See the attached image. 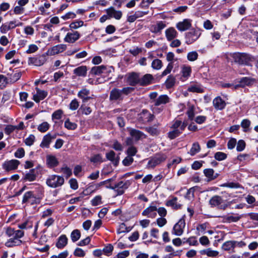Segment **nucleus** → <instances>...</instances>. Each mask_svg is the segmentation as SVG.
<instances>
[{"instance_id":"obj_1","label":"nucleus","mask_w":258,"mask_h":258,"mask_svg":"<svg viewBox=\"0 0 258 258\" xmlns=\"http://www.w3.org/2000/svg\"><path fill=\"white\" fill-rule=\"evenodd\" d=\"M134 90L135 88L131 87H124L122 89L113 88L110 92L109 100L112 102L121 101L124 98V95H127Z\"/></svg>"},{"instance_id":"obj_2","label":"nucleus","mask_w":258,"mask_h":258,"mask_svg":"<svg viewBox=\"0 0 258 258\" xmlns=\"http://www.w3.org/2000/svg\"><path fill=\"white\" fill-rule=\"evenodd\" d=\"M64 182V178L61 176L51 175L46 180V184L50 187L57 188L61 186Z\"/></svg>"},{"instance_id":"obj_3","label":"nucleus","mask_w":258,"mask_h":258,"mask_svg":"<svg viewBox=\"0 0 258 258\" xmlns=\"http://www.w3.org/2000/svg\"><path fill=\"white\" fill-rule=\"evenodd\" d=\"M209 204L212 207H216L219 209L225 210L228 207L227 204L224 201L221 197L215 196L209 201Z\"/></svg>"},{"instance_id":"obj_4","label":"nucleus","mask_w":258,"mask_h":258,"mask_svg":"<svg viewBox=\"0 0 258 258\" xmlns=\"http://www.w3.org/2000/svg\"><path fill=\"white\" fill-rule=\"evenodd\" d=\"M234 61L241 64H247L250 60V57L248 54L245 53H235L233 54Z\"/></svg>"},{"instance_id":"obj_5","label":"nucleus","mask_w":258,"mask_h":258,"mask_svg":"<svg viewBox=\"0 0 258 258\" xmlns=\"http://www.w3.org/2000/svg\"><path fill=\"white\" fill-rule=\"evenodd\" d=\"M201 33L199 30L191 29L190 31L185 33V43L190 44L196 41L200 36Z\"/></svg>"},{"instance_id":"obj_6","label":"nucleus","mask_w":258,"mask_h":258,"mask_svg":"<svg viewBox=\"0 0 258 258\" xmlns=\"http://www.w3.org/2000/svg\"><path fill=\"white\" fill-rule=\"evenodd\" d=\"M46 57L47 55L45 54L36 55L35 57H30L28 58V63L29 64H31L36 66H41L46 61Z\"/></svg>"},{"instance_id":"obj_7","label":"nucleus","mask_w":258,"mask_h":258,"mask_svg":"<svg viewBox=\"0 0 258 258\" xmlns=\"http://www.w3.org/2000/svg\"><path fill=\"white\" fill-rule=\"evenodd\" d=\"M154 117V114L146 109L143 110L138 115V120L144 123L152 121Z\"/></svg>"},{"instance_id":"obj_8","label":"nucleus","mask_w":258,"mask_h":258,"mask_svg":"<svg viewBox=\"0 0 258 258\" xmlns=\"http://www.w3.org/2000/svg\"><path fill=\"white\" fill-rule=\"evenodd\" d=\"M185 226V220L183 218H181L173 228L172 233L180 236L183 232V229Z\"/></svg>"},{"instance_id":"obj_9","label":"nucleus","mask_w":258,"mask_h":258,"mask_svg":"<svg viewBox=\"0 0 258 258\" xmlns=\"http://www.w3.org/2000/svg\"><path fill=\"white\" fill-rule=\"evenodd\" d=\"M255 79L249 77H243L238 81V84L235 85L234 88H244L245 86H251L254 82Z\"/></svg>"},{"instance_id":"obj_10","label":"nucleus","mask_w":258,"mask_h":258,"mask_svg":"<svg viewBox=\"0 0 258 258\" xmlns=\"http://www.w3.org/2000/svg\"><path fill=\"white\" fill-rule=\"evenodd\" d=\"M20 162L15 159L5 161L3 164V168L7 171L15 170L18 168Z\"/></svg>"},{"instance_id":"obj_11","label":"nucleus","mask_w":258,"mask_h":258,"mask_svg":"<svg viewBox=\"0 0 258 258\" xmlns=\"http://www.w3.org/2000/svg\"><path fill=\"white\" fill-rule=\"evenodd\" d=\"M140 80L139 75L135 72L128 74L127 78L128 84L132 86H135L138 84H140Z\"/></svg>"},{"instance_id":"obj_12","label":"nucleus","mask_w":258,"mask_h":258,"mask_svg":"<svg viewBox=\"0 0 258 258\" xmlns=\"http://www.w3.org/2000/svg\"><path fill=\"white\" fill-rule=\"evenodd\" d=\"M166 156L164 154H158L155 155L149 161V165L152 167H154L156 165L160 164L161 162L165 160Z\"/></svg>"},{"instance_id":"obj_13","label":"nucleus","mask_w":258,"mask_h":258,"mask_svg":"<svg viewBox=\"0 0 258 258\" xmlns=\"http://www.w3.org/2000/svg\"><path fill=\"white\" fill-rule=\"evenodd\" d=\"M56 138V134H51L50 133L47 134L43 137L40 146L41 148H49V145L52 140L55 139Z\"/></svg>"},{"instance_id":"obj_14","label":"nucleus","mask_w":258,"mask_h":258,"mask_svg":"<svg viewBox=\"0 0 258 258\" xmlns=\"http://www.w3.org/2000/svg\"><path fill=\"white\" fill-rule=\"evenodd\" d=\"M154 78L153 76L150 74H147L144 75L140 80V85L141 86H147L153 83Z\"/></svg>"},{"instance_id":"obj_15","label":"nucleus","mask_w":258,"mask_h":258,"mask_svg":"<svg viewBox=\"0 0 258 258\" xmlns=\"http://www.w3.org/2000/svg\"><path fill=\"white\" fill-rule=\"evenodd\" d=\"M37 171L35 169H30L28 172L25 174L23 177L24 181H34L37 176Z\"/></svg>"},{"instance_id":"obj_16","label":"nucleus","mask_w":258,"mask_h":258,"mask_svg":"<svg viewBox=\"0 0 258 258\" xmlns=\"http://www.w3.org/2000/svg\"><path fill=\"white\" fill-rule=\"evenodd\" d=\"M171 101L170 98L167 95H161L154 100V105L159 106L169 103Z\"/></svg>"},{"instance_id":"obj_17","label":"nucleus","mask_w":258,"mask_h":258,"mask_svg":"<svg viewBox=\"0 0 258 258\" xmlns=\"http://www.w3.org/2000/svg\"><path fill=\"white\" fill-rule=\"evenodd\" d=\"M191 26V20L184 19L182 22H179L176 24V28L180 31H184L189 29Z\"/></svg>"},{"instance_id":"obj_18","label":"nucleus","mask_w":258,"mask_h":258,"mask_svg":"<svg viewBox=\"0 0 258 258\" xmlns=\"http://www.w3.org/2000/svg\"><path fill=\"white\" fill-rule=\"evenodd\" d=\"M36 94L33 96V99L36 102L39 103L40 100H43L48 94L47 91L41 90L38 88H36Z\"/></svg>"},{"instance_id":"obj_19","label":"nucleus","mask_w":258,"mask_h":258,"mask_svg":"<svg viewBox=\"0 0 258 258\" xmlns=\"http://www.w3.org/2000/svg\"><path fill=\"white\" fill-rule=\"evenodd\" d=\"M213 106L216 110H223L225 108L226 103L220 96L216 97L213 101Z\"/></svg>"},{"instance_id":"obj_20","label":"nucleus","mask_w":258,"mask_h":258,"mask_svg":"<svg viewBox=\"0 0 258 258\" xmlns=\"http://www.w3.org/2000/svg\"><path fill=\"white\" fill-rule=\"evenodd\" d=\"M80 34L78 31L68 33L64 38V41L69 43H74L79 39Z\"/></svg>"},{"instance_id":"obj_21","label":"nucleus","mask_w":258,"mask_h":258,"mask_svg":"<svg viewBox=\"0 0 258 258\" xmlns=\"http://www.w3.org/2000/svg\"><path fill=\"white\" fill-rule=\"evenodd\" d=\"M67 49V46L65 44H58L53 46L50 50H48V52L50 55H53L62 52Z\"/></svg>"},{"instance_id":"obj_22","label":"nucleus","mask_w":258,"mask_h":258,"mask_svg":"<svg viewBox=\"0 0 258 258\" xmlns=\"http://www.w3.org/2000/svg\"><path fill=\"white\" fill-rule=\"evenodd\" d=\"M90 91L86 88L82 89L78 94V96L82 99L83 103L87 102L89 100L92 99L93 97L89 96Z\"/></svg>"},{"instance_id":"obj_23","label":"nucleus","mask_w":258,"mask_h":258,"mask_svg":"<svg viewBox=\"0 0 258 258\" xmlns=\"http://www.w3.org/2000/svg\"><path fill=\"white\" fill-rule=\"evenodd\" d=\"M130 134L132 137L135 138L136 141L145 139L147 137V136L143 132L136 129H131L130 131Z\"/></svg>"},{"instance_id":"obj_24","label":"nucleus","mask_w":258,"mask_h":258,"mask_svg":"<svg viewBox=\"0 0 258 258\" xmlns=\"http://www.w3.org/2000/svg\"><path fill=\"white\" fill-rule=\"evenodd\" d=\"M87 67L86 66H81L73 70V73L77 76L85 77L87 76Z\"/></svg>"},{"instance_id":"obj_25","label":"nucleus","mask_w":258,"mask_h":258,"mask_svg":"<svg viewBox=\"0 0 258 258\" xmlns=\"http://www.w3.org/2000/svg\"><path fill=\"white\" fill-rule=\"evenodd\" d=\"M106 13L110 17H113L117 20H119L122 16L121 12L120 11H116L112 7L107 9Z\"/></svg>"},{"instance_id":"obj_26","label":"nucleus","mask_w":258,"mask_h":258,"mask_svg":"<svg viewBox=\"0 0 258 258\" xmlns=\"http://www.w3.org/2000/svg\"><path fill=\"white\" fill-rule=\"evenodd\" d=\"M204 173L208 178V181H211L217 178L219 174L218 173H215L214 170L211 168L206 169L204 170Z\"/></svg>"},{"instance_id":"obj_27","label":"nucleus","mask_w":258,"mask_h":258,"mask_svg":"<svg viewBox=\"0 0 258 258\" xmlns=\"http://www.w3.org/2000/svg\"><path fill=\"white\" fill-rule=\"evenodd\" d=\"M177 32L173 27H170L165 31V35L168 41L173 40L177 36Z\"/></svg>"},{"instance_id":"obj_28","label":"nucleus","mask_w":258,"mask_h":258,"mask_svg":"<svg viewBox=\"0 0 258 258\" xmlns=\"http://www.w3.org/2000/svg\"><path fill=\"white\" fill-rule=\"evenodd\" d=\"M68 238L66 235L60 236L56 243V246L59 249H62L68 244Z\"/></svg>"},{"instance_id":"obj_29","label":"nucleus","mask_w":258,"mask_h":258,"mask_svg":"<svg viewBox=\"0 0 258 258\" xmlns=\"http://www.w3.org/2000/svg\"><path fill=\"white\" fill-rule=\"evenodd\" d=\"M46 163L49 167H55L58 165V161L57 158L52 155L47 156L46 157Z\"/></svg>"},{"instance_id":"obj_30","label":"nucleus","mask_w":258,"mask_h":258,"mask_svg":"<svg viewBox=\"0 0 258 258\" xmlns=\"http://www.w3.org/2000/svg\"><path fill=\"white\" fill-rule=\"evenodd\" d=\"M235 245L233 240H229L225 242L222 245V249L225 251H231L234 252Z\"/></svg>"},{"instance_id":"obj_31","label":"nucleus","mask_w":258,"mask_h":258,"mask_svg":"<svg viewBox=\"0 0 258 258\" xmlns=\"http://www.w3.org/2000/svg\"><path fill=\"white\" fill-rule=\"evenodd\" d=\"M130 182L129 181H126L125 182L121 181L115 184L114 186H112L111 185L107 186V188H111L112 189H115L117 188H122V189H126L129 185H130Z\"/></svg>"},{"instance_id":"obj_32","label":"nucleus","mask_w":258,"mask_h":258,"mask_svg":"<svg viewBox=\"0 0 258 258\" xmlns=\"http://www.w3.org/2000/svg\"><path fill=\"white\" fill-rule=\"evenodd\" d=\"M177 198L173 197L171 200L167 201L166 202V206L171 207L173 209L177 210L181 207V205L177 203Z\"/></svg>"},{"instance_id":"obj_33","label":"nucleus","mask_w":258,"mask_h":258,"mask_svg":"<svg viewBox=\"0 0 258 258\" xmlns=\"http://www.w3.org/2000/svg\"><path fill=\"white\" fill-rule=\"evenodd\" d=\"M22 241L15 237L9 239L6 243L5 245L8 247H12L17 245H20Z\"/></svg>"},{"instance_id":"obj_34","label":"nucleus","mask_w":258,"mask_h":258,"mask_svg":"<svg viewBox=\"0 0 258 258\" xmlns=\"http://www.w3.org/2000/svg\"><path fill=\"white\" fill-rule=\"evenodd\" d=\"M106 158L111 161L115 166H117L119 159L115 158V153L113 151H110L106 154Z\"/></svg>"},{"instance_id":"obj_35","label":"nucleus","mask_w":258,"mask_h":258,"mask_svg":"<svg viewBox=\"0 0 258 258\" xmlns=\"http://www.w3.org/2000/svg\"><path fill=\"white\" fill-rule=\"evenodd\" d=\"M182 77L187 79L191 73V68L190 66H183L181 68Z\"/></svg>"},{"instance_id":"obj_36","label":"nucleus","mask_w":258,"mask_h":258,"mask_svg":"<svg viewBox=\"0 0 258 258\" xmlns=\"http://www.w3.org/2000/svg\"><path fill=\"white\" fill-rule=\"evenodd\" d=\"M201 254L207 255L208 256L215 257L218 255L219 252L216 250H212L211 248H209L206 249L202 250L200 251Z\"/></svg>"},{"instance_id":"obj_37","label":"nucleus","mask_w":258,"mask_h":258,"mask_svg":"<svg viewBox=\"0 0 258 258\" xmlns=\"http://www.w3.org/2000/svg\"><path fill=\"white\" fill-rule=\"evenodd\" d=\"M175 83V77L174 76H173L172 75H169L168 77V78L165 83V84L166 87L167 89H170L174 86Z\"/></svg>"},{"instance_id":"obj_38","label":"nucleus","mask_w":258,"mask_h":258,"mask_svg":"<svg viewBox=\"0 0 258 258\" xmlns=\"http://www.w3.org/2000/svg\"><path fill=\"white\" fill-rule=\"evenodd\" d=\"M104 65L93 67L90 73L93 75H99L103 74Z\"/></svg>"},{"instance_id":"obj_39","label":"nucleus","mask_w":258,"mask_h":258,"mask_svg":"<svg viewBox=\"0 0 258 258\" xmlns=\"http://www.w3.org/2000/svg\"><path fill=\"white\" fill-rule=\"evenodd\" d=\"M200 150L201 147L199 144L198 142H195L192 144V147L188 153L191 156H194L199 152Z\"/></svg>"},{"instance_id":"obj_40","label":"nucleus","mask_w":258,"mask_h":258,"mask_svg":"<svg viewBox=\"0 0 258 258\" xmlns=\"http://www.w3.org/2000/svg\"><path fill=\"white\" fill-rule=\"evenodd\" d=\"M81 237V232L79 230H74L71 234V238L73 242L78 241Z\"/></svg>"},{"instance_id":"obj_41","label":"nucleus","mask_w":258,"mask_h":258,"mask_svg":"<svg viewBox=\"0 0 258 258\" xmlns=\"http://www.w3.org/2000/svg\"><path fill=\"white\" fill-rule=\"evenodd\" d=\"M181 133V132L179 130L173 129L172 131L168 133L167 135L168 137L170 140H173L178 137Z\"/></svg>"},{"instance_id":"obj_42","label":"nucleus","mask_w":258,"mask_h":258,"mask_svg":"<svg viewBox=\"0 0 258 258\" xmlns=\"http://www.w3.org/2000/svg\"><path fill=\"white\" fill-rule=\"evenodd\" d=\"M34 195L33 191H29L26 192L23 196L22 203L24 204L28 203L31 198H34Z\"/></svg>"},{"instance_id":"obj_43","label":"nucleus","mask_w":258,"mask_h":258,"mask_svg":"<svg viewBox=\"0 0 258 258\" xmlns=\"http://www.w3.org/2000/svg\"><path fill=\"white\" fill-rule=\"evenodd\" d=\"M187 91L190 92L203 93L204 89L199 85H194L189 87Z\"/></svg>"},{"instance_id":"obj_44","label":"nucleus","mask_w":258,"mask_h":258,"mask_svg":"<svg viewBox=\"0 0 258 258\" xmlns=\"http://www.w3.org/2000/svg\"><path fill=\"white\" fill-rule=\"evenodd\" d=\"M166 27V24L164 22L159 21L157 23V25L154 26L153 32L154 33H159Z\"/></svg>"},{"instance_id":"obj_45","label":"nucleus","mask_w":258,"mask_h":258,"mask_svg":"<svg viewBox=\"0 0 258 258\" xmlns=\"http://www.w3.org/2000/svg\"><path fill=\"white\" fill-rule=\"evenodd\" d=\"M50 125L47 122H43L38 125L37 129L41 133L46 132L49 128Z\"/></svg>"},{"instance_id":"obj_46","label":"nucleus","mask_w":258,"mask_h":258,"mask_svg":"<svg viewBox=\"0 0 258 258\" xmlns=\"http://www.w3.org/2000/svg\"><path fill=\"white\" fill-rule=\"evenodd\" d=\"M162 67V62L159 59H155L152 62V68L155 70H159Z\"/></svg>"},{"instance_id":"obj_47","label":"nucleus","mask_w":258,"mask_h":258,"mask_svg":"<svg viewBox=\"0 0 258 258\" xmlns=\"http://www.w3.org/2000/svg\"><path fill=\"white\" fill-rule=\"evenodd\" d=\"M113 250V245L111 244H108L103 249L102 252L105 255L109 256L111 254Z\"/></svg>"},{"instance_id":"obj_48","label":"nucleus","mask_w":258,"mask_h":258,"mask_svg":"<svg viewBox=\"0 0 258 258\" xmlns=\"http://www.w3.org/2000/svg\"><path fill=\"white\" fill-rule=\"evenodd\" d=\"M241 218V216L238 214L227 216L225 217V219L229 222H235L238 221Z\"/></svg>"},{"instance_id":"obj_49","label":"nucleus","mask_w":258,"mask_h":258,"mask_svg":"<svg viewBox=\"0 0 258 258\" xmlns=\"http://www.w3.org/2000/svg\"><path fill=\"white\" fill-rule=\"evenodd\" d=\"M131 229V227H127L124 223H122L119 225V227L118 229V233L128 232Z\"/></svg>"},{"instance_id":"obj_50","label":"nucleus","mask_w":258,"mask_h":258,"mask_svg":"<svg viewBox=\"0 0 258 258\" xmlns=\"http://www.w3.org/2000/svg\"><path fill=\"white\" fill-rule=\"evenodd\" d=\"M188 243L189 245L197 246L199 245V242L195 236H191L186 239L185 241H183V243Z\"/></svg>"},{"instance_id":"obj_51","label":"nucleus","mask_w":258,"mask_h":258,"mask_svg":"<svg viewBox=\"0 0 258 258\" xmlns=\"http://www.w3.org/2000/svg\"><path fill=\"white\" fill-rule=\"evenodd\" d=\"M145 130L152 136H157L160 134V131L154 126L146 127Z\"/></svg>"},{"instance_id":"obj_52","label":"nucleus","mask_w":258,"mask_h":258,"mask_svg":"<svg viewBox=\"0 0 258 258\" xmlns=\"http://www.w3.org/2000/svg\"><path fill=\"white\" fill-rule=\"evenodd\" d=\"M64 127L68 130H74L77 128V125L74 122H71L69 119H68L64 122Z\"/></svg>"},{"instance_id":"obj_53","label":"nucleus","mask_w":258,"mask_h":258,"mask_svg":"<svg viewBox=\"0 0 258 258\" xmlns=\"http://www.w3.org/2000/svg\"><path fill=\"white\" fill-rule=\"evenodd\" d=\"M157 210V208L156 206H150L149 207L146 208L142 213V215L143 216H148L149 217H151V216H149L152 212L156 211Z\"/></svg>"},{"instance_id":"obj_54","label":"nucleus","mask_w":258,"mask_h":258,"mask_svg":"<svg viewBox=\"0 0 258 258\" xmlns=\"http://www.w3.org/2000/svg\"><path fill=\"white\" fill-rule=\"evenodd\" d=\"M189 119L190 120H193L195 116V107L194 105L189 106L188 110L186 112Z\"/></svg>"},{"instance_id":"obj_55","label":"nucleus","mask_w":258,"mask_h":258,"mask_svg":"<svg viewBox=\"0 0 258 258\" xmlns=\"http://www.w3.org/2000/svg\"><path fill=\"white\" fill-rule=\"evenodd\" d=\"M198 53L196 51H194L187 54V58L188 60L193 61L198 59Z\"/></svg>"},{"instance_id":"obj_56","label":"nucleus","mask_w":258,"mask_h":258,"mask_svg":"<svg viewBox=\"0 0 258 258\" xmlns=\"http://www.w3.org/2000/svg\"><path fill=\"white\" fill-rule=\"evenodd\" d=\"M250 121L247 119H243L241 123V126L243 128V131L247 132L248 131V128L250 125Z\"/></svg>"},{"instance_id":"obj_57","label":"nucleus","mask_w":258,"mask_h":258,"mask_svg":"<svg viewBox=\"0 0 258 258\" xmlns=\"http://www.w3.org/2000/svg\"><path fill=\"white\" fill-rule=\"evenodd\" d=\"M214 158L217 160L222 161L225 160L227 158V155L223 152H218L215 154Z\"/></svg>"},{"instance_id":"obj_58","label":"nucleus","mask_w":258,"mask_h":258,"mask_svg":"<svg viewBox=\"0 0 258 258\" xmlns=\"http://www.w3.org/2000/svg\"><path fill=\"white\" fill-rule=\"evenodd\" d=\"M63 114V111L61 109H58L54 111L52 114V119L58 120L61 119L62 117V115Z\"/></svg>"},{"instance_id":"obj_59","label":"nucleus","mask_w":258,"mask_h":258,"mask_svg":"<svg viewBox=\"0 0 258 258\" xmlns=\"http://www.w3.org/2000/svg\"><path fill=\"white\" fill-rule=\"evenodd\" d=\"M84 22L83 21H76L71 23L70 25V27L71 29H77L80 27H81L83 25Z\"/></svg>"},{"instance_id":"obj_60","label":"nucleus","mask_w":258,"mask_h":258,"mask_svg":"<svg viewBox=\"0 0 258 258\" xmlns=\"http://www.w3.org/2000/svg\"><path fill=\"white\" fill-rule=\"evenodd\" d=\"M35 137L33 135H30L28 138L25 140V143L26 145L29 146L32 145L34 142Z\"/></svg>"},{"instance_id":"obj_61","label":"nucleus","mask_w":258,"mask_h":258,"mask_svg":"<svg viewBox=\"0 0 258 258\" xmlns=\"http://www.w3.org/2000/svg\"><path fill=\"white\" fill-rule=\"evenodd\" d=\"M245 143L243 140L238 141L236 147V150L238 152H241L243 151L245 148Z\"/></svg>"},{"instance_id":"obj_62","label":"nucleus","mask_w":258,"mask_h":258,"mask_svg":"<svg viewBox=\"0 0 258 258\" xmlns=\"http://www.w3.org/2000/svg\"><path fill=\"white\" fill-rule=\"evenodd\" d=\"M90 161L94 163L103 162V161L102 160L101 155L99 154L94 155L93 156L91 157Z\"/></svg>"},{"instance_id":"obj_63","label":"nucleus","mask_w":258,"mask_h":258,"mask_svg":"<svg viewBox=\"0 0 258 258\" xmlns=\"http://www.w3.org/2000/svg\"><path fill=\"white\" fill-rule=\"evenodd\" d=\"M101 197L100 196H96L91 201V204L93 206H98L102 203Z\"/></svg>"},{"instance_id":"obj_64","label":"nucleus","mask_w":258,"mask_h":258,"mask_svg":"<svg viewBox=\"0 0 258 258\" xmlns=\"http://www.w3.org/2000/svg\"><path fill=\"white\" fill-rule=\"evenodd\" d=\"M134 161V159L132 157L127 156L122 161V164L125 166H130L132 164Z\"/></svg>"}]
</instances>
